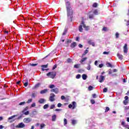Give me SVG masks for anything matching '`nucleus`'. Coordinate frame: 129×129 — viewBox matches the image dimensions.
Returning a JSON list of instances; mask_svg holds the SVG:
<instances>
[{"mask_svg": "<svg viewBox=\"0 0 129 129\" xmlns=\"http://www.w3.org/2000/svg\"><path fill=\"white\" fill-rule=\"evenodd\" d=\"M66 6L68 21L70 22H72V18H73V10H72V8H71V4H70V2H67Z\"/></svg>", "mask_w": 129, "mask_h": 129, "instance_id": "nucleus-1", "label": "nucleus"}, {"mask_svg": "<svg viewBox=\"0 0 129 129\" xmlns=\"http://www.w3.org/2000/svg\"><path fill=\"white\" fill-rule=\"evenodd\" d=\"M46 75L48 77H49V78H52V79H54L56 75H57V73H56V72H50L47 73Z\"/></svg>", "mask_w": 129, "mask_h": 129, "instance_id": "nucleus-2", "label": "nucleus"}, {"mask_svg": "<svg viewBox=\"0 0 129 129\" xmlns=\"http://www.w3.org/2000/svg\"><path fill=\"white\" fill-rule=\"evenodd\" d=\"M18 116V115H14L8 118V121L10 122H13L16 120V119H14L15 117Z\"/></svg>", "mask_w": 129, "mask_h": 129, "instance_id": "nucleus-3", "label": "nucleus"}, {"mask_svg": "<svg viewBox=\"0 0 129 129\" xmlns=\"http://www.w3.org/2000/svg\"><path fill=\"white\" fill-rule=\"evenodd\" d=\"M82 27H83V28L85 27V24H84V22L83 21L82 22L81 25L79 27V31L80 32H82L83 31V28H82Z\"/></svg>", "mask_w": 129, "mask_h": 129, "instance_id": "nucleus-4", "label": "nucleus"}, {"mask_svg": "<svg viewBox=\"0 0 129 129\" xmlns=\"http://www.w3.org/2000/svg\"><path fill=\"white\" fill-rule=\"evenodd\" d=\"M23 121L25 123H29V122H31L32 121V118L30 117L25 118L23 119Z\"/></svg>", "mask_w": 129, "mask_h": 129, "instance_id": "nucleus-5", "label": "nucleus"}, {"mask_svg": "<svg viewBox=\"0 0 129 129\" xmlns=\"http://www.w3.org/2000/svg\"><path fill=\"white\" fill-rule=\"evenodd\" d=\"M121 124L122 125V126H123V127H125V128L129 129V125L126 124V123H125L124 121H122L121 122Z\"/></svg>", "mask_w": 129, "mask_h": 129, "instance_id": "nucleus-6", "label": "nucleus"}, {"mask_svg": "<svg viewBox=\"0 0 129 129\" xmlns=\"http://www.w3.org/2000/svg\"><path fill=\"white\" fill-rule=\"evenodd\" d=\"M25 126H26L25 124H24L23 122H21L16 126V127H18V128H23V127H25Z\"/></svg>", "mask_w": 129, "mask_h": 129, "instance_id": "nucleus-7", "label": "nucleus"}, {"mask_svg": "<svg viewBox=\"0 0 129 129\" xmlns=\"http://www.w3.org/2000/svg\"><path fill=\"white\" fill-rule=\"evenodd\" d=\"M105 79V77L103 76H100L99 79V82H100V83H102V82L104 81Z\"/></svg>", "mask_w": 129, "mask_h": 129, "instance_id": "nucleus-8", "label": "nucleus"}, {"mask_svg": "<svg viewBox=\"0 0 129 129\" xmlns=\"http://www.w3.org/2000/svg\"><path fill=\"white\" fill-rule=\"evenodd\" d=\"M88 44H89V45H92V46H93V47H94L95 46V43L93 42L91 39H89L88 41Z\"/></svg>", "mask_w": 129, "mask_h": 129, "instance_id": "nucleus-9", "label": "nucleus"}, {"mask_svg": "<svg viewBox=\"0 0 129 129\" xmlns=\"http://www.w3.org/2000/svg\"><path fill=\"white\" fill-rule=\"evenodd\" d=\"M128 49H127V45L126 44H124V46L123 47V52L124 53H127V51H128Z\"/></svg>", "mask_w": 129, "mask_h": 129, "instance_id": "nucleus-10", "label": "nucleus"}, {"mask_svg": "<svg viewBox=\"0 0 129 129\" xmlns=\"http://www.w3.org/2000/svg\"><path fill=\"white\" fill-rule=\"evenodd\" d=\"M51 92H54V93L57 94L59 92V90L57 88H55L51 90Z\"/></svg>", "mask_w": 129, "mask_h": 129, "instance_id": "nucleus-11", "label": "nucleus"}, {"mask_svg": "<svg viewBox=\"0 0 129 129\" xmlns=\"http://www.w3.org/2000/svg\"><path fill=\"white\" fill-rule=\"evenodd\" d=\"M56 119H57V115L56 114H54L51 117L52 121H56Z\"/></svg>", "mask_w": 129, "mask_h": 129, "instance_id": "nucleus-12", "label": "nucleus"}, {"mask_svg": "<svg viewBox=\"0 0 129 129\" xmlns=\"http://www.w3.org/2000/svg\"><path fill=\"white\" fill-rule=\"evenodd\" d=\"M40 85H41V84H40V83H38V84H36L35 85V86L32 88V89L33 90H35V89H36V88H38V87H39Z\"/></svg>", "mask_w": 129, "mask_h": 129, "instance_id": "nucleus-13", "label": "nucleus"}, {"mask_svg": "<svg viewBox=\"0 0 129 129\" xmlns=\"http://www.w3.org/2000/svg\"><path fill=\"white\" fill-rule=\"evenodd\" d=\"M47 92H48V89H46L41 90L40 91V94H44L45 93H47Z\"/></svg>", "mask_w": 129, "mask_h": 129, "instance_id": "nucleus-14", "label": "nucleus"}, {"mask_svg": "<svg viewBox=\"0 0 129 129\" xmlns=\"http://www.w3.org/2000/svg\"><path fill=\"white\" fill-rule=\"evenodd\" d=\"M76 46H77V44L76 43V42H73L71 44V48H75V47H76Z\"/></svg>", "mask_w": 129, "mask_h": 129, "instance_id": "nucleus-15", "label": "nucleus"}, {"mask_svg": "<svg viewBox=\"0 0 129 129\" xmlns=\"http://www.w3.org/2000/svg\"><path fill=\"white\" fill-rule=\"evenodd\" d=\"M46 101V100L45 99L41 98L39 100L38 102L42 104L44 103Z\"/></svg>", "mask_w": 129, "mask_h": 129, "instance_id": "nucleus-16", "label": "nucleus"}, {"mask_svg": "<svg viewBox=\"0 0 129 129\" xmlns=\"http://www.w3.org/2000/svg\"><path fill=\"white\" fill-rule=\"evenodd\" d=\"M89 51L87 49H86L84 52V53L82 55V58H83V57H84V56H85V55H86V54H87V53H88Z\"/></svg>", "mask_w": 129, "mask_h": 129, "instance_id": "nucleus-17", "label": "nucleus"}, {"mask_svg": "<svg viewBox=\"0 0 129 129\" xmlns=\"http://www.w3.org/2000/svg\"><path fill=\"white\" fill-rule=\"evenodd\" d=\"M117 56L120 59V60H122V58H123L122 55L119 54V53H117Z\"/></svg>", "mask_w": 129, "mask_h": 129, "instance_id": "nucleus-18", "label": "nucleus"}, {"mask_svg": "<svg viewBox=\"0 0 129 129\" xmlns=\"http://www.w3.org/2000/svg\"><path fill=\"white\" fill-rule=\"evenodd\" d=\"M72 104H73V109H75V108H76V102L75 101L73 102Z\"/></svg>", "mask_w": 129, "mask_h": 129, "instance_id": "nucleus-19", "label": "nucleus"}, {"mask_svg": "<svg viewBox=\"0 0 129 129\" xmlns=\"http://www.w3.org/2000/svg\"><path fill=\"white\" fill-rule=\"evenodd\" d=\"M82 78L84 80H86V79H87V75L83 74L82 75Z\"/></svg>", "mask_w": 129, "mask_h": 129, "instance_id": "nucleus-20", "label": "nucleus"}, {"mask_svg": "<svg viewBox=\"0 0 129 129\" xmlns=\"http://www.w3.org/2000/svg\"><path fill=\"white\" fill-rule=\"evenodd\" d=\"M37 96V92H33L31 95V97H36Z\"/></svg>", "mask_w": 129, "mask_h": 129, "instance_id": "nucleus-21", "label": "nucleus"}, {"mask_svg": "<svg viewBox=\"0 0 129 129\" xmlns=\"http://www.w3.org/2000/svg\"><path fill=\"white\" fill-rule=\"evenodd\" d=\"M86 60H87V57H84L81 60L80 63H82V62H84L85 61H86Z\"/></svg>", "mask_w": 129, "mask_h": 129, "instance_id": "nucleus-22", "label": "nucleus"}, {"mask_svg": "<svg viewBox=\"0 0 129 129\" xmlns=\"http://www.w3.org/2000/svg\"><path fill=\"white\" fill-rule=\"evenodd\" d=\"M89 18H90V19H93V18H94V16L93 15V14H90V13H89Z\"/></svg>", "mask_w": 129, "mask_h": 129, "instance_id": "nucleus-23", "label": "nucleus"}, {"mask_svg": "<svg viewBox=\"0 0 129 129\" xmlns=\"http://www.w3.org/2000/svg\"><path fill=\"white\" fill-rule=\"evenodd\" d=\"M67 122H68L67 119L64 118V119H63V124H64V125H66L67 124Z\"/></svg>", "mask_w": 129, "mask_h": 129, "instance_id": "nucleus-24", "label": "nucleus"}, {"mask_svg": "<svg viewBox=\"0 0 129 129\" xmlns=\"http://www.w3.org/2000/svg\"><path fill=\"white\" fill-rule=\"evenodd\" d=\"M23 114H25V115H29L30 114V112L29 111H25L23 113Z\"/></svg>", "mask_w": 129, "mask_h": 129, "instance_id": "nucleus-25", "label": "nucleus"}, {"mask_svg": "<svg viewBox=\"0 0 129 129\" xmlns=\"http://www.w3.org/2000/svg\"><path fill=\"white\" fill-rule=\"evenodd\" d=\"M49 100L51 101V102H53V101H55V98L52 97H49Z\"/></svg>", "mask_w": 129, "mask_h": 129, "instance_id": "nucleus-26", "label": "nucleus"}, {"mask_svg": "<svg viewBox=\"0 0 129 129\" xmlns=\"http://www.w3.org/2000/svg\"><path fill=\"white\" fill-rule=\"evenodd\" d=\"M79 67H80V64H76L74 65V68H77V69H78Z\"/></svg>", "mask_w": 129, "mask_h": 129, "instance_id": "nucleus-27", "label": "nucleus"}, {"mask_svg": "<svg viewBox=\"0 0 129 129\" xmlns=\"http://www.w3.org/2000/svg\"><path fill=\"white\" fill-rule=\"evenodd\" d=\"M93 14L96 15H98V10H94V12H93Z\"/></svg>", "mask_w": 129, "mask_h": 129, "instance_id": "nucleus-28", "label": "nucleus"}, {"mask_svg": "<svg viewBox=\"0 0 129 129\" xmlns=\"http://www.w3.org/2000/svg\"><path fill=\"white\" fill-rule=\"evenodd\" d=\"M88 89L89 91H91V90H93V87H92L91 86H89Z\"/></svg>", "mask_w": 129, "mask_h": 129, "instance_id": "nucleus-29", "label": "nucleus"}, {"mask_svg": "<svg viewBox=\"0 0 129 129\" xmlns=\"http://www.w3.org/2000/svg\"><path fill=\"white\" fill-rule=\"evenodd\" d=\"M48 107H49V105H48V104H45L43 106L44 109H47V108H48Z\"/></svg>", "mask_w": 129, "mask_h": 129, "instance_id": "nucleus-30", "label": "nucleus"}, {"mask_svg": "<svg viewBox=\"0 0 129 129\" xmlns=\"http://www.w3.org/2000/svg\"><path fill=\"white\" fill-rule=\"evenodd\" d=\"M33 101L32 99H29L26 102V103H31L32 101Z\"/></svg>", "mask_w": 129, "mask_h": 129, "instance_id": "nucleus-31", "label": "nucleus"}, {"mask_svg": "<svg viewBox=\"0 0 129 129\" xmlns=\"http://www.w3.org/2000/svg\"><path fill=\"white\" fill-rule=\"evenodd\" d=\"M106 66L107 67H112V66L109 62L106 63Z\"/></svg>", "mask_w": 129, "mask_h": 129, "instance_id": "nucleus-32", "label": "nucleus"}, {"mask_svg": "<svg viewBox=\"0 0 129 129\" xmlns=\"http://www.w3.org/2000/svg\"><path fill=\"white\" fill-rule=\"evenodd\" d=\"M123 103H124V105H126V104H127V103H128V101H127V100H125L123 101Z\"/></svg>", "mask_w": 129, "mask_h": 129, "instance_id": "nucleus-33", "label": "nucleus"}, {"mask_svg": "<svg viewBox=\"0 0 129 129\" xmlns=\"http://www.w3.org/2000/svg\"><path fill=\"white\" fill-rule=\"evenodd\" d=\"M28 108H29V107H26L22 111V113H23V112H26L27 110H28Z\"/></svg>", "mask_w": 129, "mask_h": 129, "instance_id": "nucleus-34", "label": "nucleus"}, {"mask_svg": "<svg viewBox=\"0 0 129 129\" xmlns=\"http://www.w3.org/2000/svg\"><path fill=\"white\" fill-rule=\"evenodd\" d=\"M103 54L104 55H108V54H109V51H104Z\"/></svg>", "mask_w": 129, "mask_h": 129, "instance_id": "nucleus-35", "label": "nucleus"}, {"mask_svg": "<svg viewBox=\"0 0 129 129\" xmlns=\"http://www.w3.org/2000/svg\"><path fill=\"white\" fill-rule=\"evenodd\" d=\"M46 125L44 123L41 124H40V128L42 129L43 127H44V126H45Z\"/></svg>", "mask_w": 129, "mask_h": 129, "instance_id": "nucleus-36", "label": "nucleus"}, {"mask_svg": "<svg viewBox=\"0 0 129 129\" xmlns=\"http://www.w3.org/2000/svg\"><path fill=\"white\" fill-rule=\"evenodd\" d=\"M41 67L42 68H47L48 67V64H44V65H42Z\"/></svg>", "mask_w": 129, "mask_h": 129, "instance_id": "nucleus-37", "label": "nucleus"}, {"mask_svg": "<svg viewBox=\"0 0 129 129\" xmlns=\"http://www.w3.org/2000/svg\"><path fill=\"white\" fill-rule=\"evenodd\" d=\"M26 102H22L19 103V105H25Z\"/></svg>", "mask_w": 129, "mask_h": 129, "instance_id": "nucleus-38", "label": "nucleus"}, {"mask_svg": "<svg viewBox=\"0 0 129 129\" xmlns=\"http://www.w3.org/2000/svg\"><path fill=\"white\" fill-rule=\"evenodd\" d=\"M54 87H55V85H49V88H50L51 89L54 88Z\"/></svg>", "mask_w": 129, "mask_h": 129, "instance_id": "nucleus-39", "label": "nucleus"}, {"mask_svg": "<svg viewBox=\"0 0 129 129\" xmlns=\"http://www.w3.org/2000/svg\"><path fill=\"white\" fill-rule=\"evenodd\" d=\"M91 68V66L90 64H88V66L86 68L87 70H90Z\"/></svg>", "mask_w": 129, "mask_h": 129, "instance_id": "nucleus-40", "label": "nucleus"}, {"mask_svg": "<svg viewBox=\"0 0 129 129\" xmlns=\"http://www.w3.org/2000/svg\"><path fill=\"white\" fill-rule=\"evenodd\" d=\"M116 38L117 39L119 37V34L118 32L116 33L115 34Z\"/></svg>", "mask_w": 129, "mask_h": 129, "instance_id": "nucleus-41", "label": "nucleus"}, {"mask_svg": "<svg viewBox=\"0 0 129 129\" xmlns=\"http://www.w3.org/2000/svg\"><path fill=\"white\" fill-rule=\"evenodd\" d=\"M84 29H85L86 31H88L89 30V27L88 26H86V25H85V27H84Z\"/></svg>", "mask_w": 129, "mask_h": 129, "instance_id": "nucleus-42", "label": "nucleus"}, {"mask_svg": "<svg viewBox=\"0 0 129 129\" xmlns=\"http://www.w3.org/2000/svg\"><path fill=\"white\" fill-rule=\"evenodd\" d=\"M37 65H38V64H37V63H31L30 64V66H32L33 67H35V66H37Z\"/></svg>", "mask_w": 129, "mask_h": 129, "instance_id": "nucleus-43", "label": "nucleus"}, {"mask_svg": "<svg viewBox=\"0 0 129 129\" xmlns=\"http://www.w3.org/2000/svg\"><path fill=\"white\" fill-rule=\"evenodd\" d=\"M109 110V107H106L105 112H107Z\"/></svg>", "mask_w": 129, "mask_h": 129, "instance_id": "nucleus-44", "label": "nucleus"}, {"mask_svg": "<svg viewBox=\"0 0 129 129\" xmlns=\"http://www.w3.org/2000/svg\"><path fill=\"white\" fill-rule=\"evenodd\" d=\"M55 108V105L54 104L51 105L50 107V109H53V108Z\"/></svg>", "mask_w": 129, "mask_h": 129, "instance_id": "nucleus-45", "label": "nucleus"}, {"mask_svg": "<svg viewBox=\"0 0 129 129\" xmlns=\"http://www.w3.org/2000/svg\"><path fill=\"white\" fill-rule=\"evenodd\" d=\"M93 8H96L97 7V3H94V4L93 5Z\"/></svg>", "mask_w": 129, "mask_h": 129, "instance_id": "nucleus-46", "label": "nucleus"}, {"mask_svg": "<svg viewBox=\"0 0 129 129\" xmlns=\"http://www.w3.org/2000/svg\"><path fill=\"white\" fill-rule=\"evenodd\" d=\"M50 95V97H53V98L55 97V94L54 93H51Z\"/></svg>", "mask_w": 129, "mask_h": 129, "instance_id": "nucleus-47", "label": "nucleus"}, {"mask_svg": "<svg viewBox=\"0 0 129 129\" xmlns=\"http://www.w3.org/2000/svg\"><path fill=\"white\" fill-rule=\"evenodd\" d=\"M81 77V76L79 74L77 75L76 76L77 79H79V78H80Z\"/></svg>", "mask_w": 129, "mask_h": 129, "instance_id": "nucleus-48", "label": "nucleus"}, {"mask_svg": "<svg viewBox=\"0 0 129 129\" xmlns=\"http://www.w3.org/2000/svg\"><path fill=\"white\" fill-rule=\"evenodd\" d=\"M24 86L25 87H27V86H28V84H29V83H28V82H26L24 83Z\"/></svg>", "mask_w": 129, "mask_h": 129, "instance_id": "nucleus-49", "label": "nucleus"}, {"mask_svg": "<svg viewBox=\"0 0 129 129\" xmlns=\"http://www.w3.org/2000/svg\"><path fill=\"white\" fill-rule=\"evenodd\" d=\"M68 63H71V62H72V60L70 58H68L67 60Z\"/></svg>", "mask_w": 129, "mask_h": 129, "instance_id": "nucleus-50", "label": "nucleus"}, {"mask_svg": "<svg viewBox=\"0 0 129 129\" xmlns=\"http://www.w3.org/2000/svg\"><path fill=\"white\" fill-rule=\"evenodd\" d=\"M36 106V103H33L31 104V107H35Z\"/></svg>", "mask_w": 129, "mask_h": 129, "instance_id": "nucleus-51", "label": "nucleus"}, {"mask_svg": "<svg viewBox=\"0 0 129 129\" xmlns=\"http://www.w3.org/2000/svg\"><path fill=\"white\" fill-rule=\"evenodd\" d=\"M62 106V104L59 103L57 104V107H61Z\"/></svg>", "mask_w": 129, "mask_h": 129, "instance_id": "nucleus-52", "label": "nucleus"}, {"mask_svg": "<svg viewBox=\"0 0 129 129\" xmlns=\"http://www.w3.org/2000/svg\"><path fill=\"white\" fill-rule=\"evenodd\" d=\"M76 123V120H72V124H75Z\"/></svg>", "mask_w": 129, "mask_h": 129, "instance_id": "nucleus-53", "label": "nucleus"}, {"mask_svg": "<svg viewBox=\"0 0 129 129\" xmlns=\"http://www.w3.org/2000/svg\"><path fill=\"white\" fill-rule=\"evenodd\" d=\"M91 102L92 104H94V103H95V101H94V100H91Z\"/></svg>", "mask_w": 129, "mask_h": 129, "instance_id": "nucleus-54", "label": "nucleus"}, {"mask_svg": "<svg viewBox=\"0 0 129 129\" xmlns=\"http://www.w3.org/2000/svg\"><path fill=\"white\" fill-rule=\"evenodd\" d=\"M103 92H107V88H104Z\"/></svg>", "mask_w": 129, "mask_h": 129, "instance_id": "nucleus-55", "label": "nucleus"}, {"mask_svg": "<svg viewBox=\"0 0 129 129\" xmlns=\"http://www.w3.org/2000/svg\"><path fill=\"white\" fill-rule=\"evenodd\" d=\"M103 31H104L105 32H106V31H107V28L106 27H104L103 28Z\"/></svg>", "mask_w": 129, "mask_h": 129, "instance_id": "nucleus-56", "label": "nucleus"}, {"mask_svg": "<svg viewBox=\"0 0 129 129\" xmlns=\"http://www.w3.org/2000/svg\"><path fill=\"white\" fill-rule=\"evenodd\" d=\"M103 67V64L102 63H101L99 65V68H102Z\"/></svg>", "mask_w": 129, "mask_h": 129, "instance_id": "nucleus-57", "label": "nucleus"}, {"mask_svg": "<svg viewBox=\"0 0 129 129\" xmlns=\"http://www.w3.org/2000/svg\"><path fill=\"white\" fill-rule=\"evenodd\" d=\"M128 109H129V106L124 107V110H127Z\"/></svg>", "mask_w": 129, "mask_h": 129, "instance_id": "nucleus-58", "label": "nucleus"}, {"mask_svg": "<svg viewBox=\"0 0 129 129\" xmlns=\"http://www.w3.org/2000/svg\"><path fill=\"white\" fill-rule=\"evenodd\" d=\"M61 110H62V109H55V111H61Z\"/></svg>", "mask_w": 129, "mask_h": 129, "instance_id": "nucleus-59", "label": "nucleus"}, {"mask_svg": "<svg viewBox=\"0 0 129 129\" xmlns=\"http://www.w3.org/2000/svg\"><path fill=\"white\" fill-rule=\"evenodd\" d=\"M69 108H72V107L73 108V105L71 104L69 105Z\"/></svg>", "mask_w": 129, "mask_h": 129, "instance_id": "nucleus-60", "label": "nucleus"}, {"mask_svg": "<svg viewBox=\"0 0 129 129\" xmlns=\"http://www.w3.org/2000/svg\"><path fill=\"white\" fill-rule=\"evenodd\" d=\"M61 99L62 100H64V99H65V96H61Z\"/></svg>", "mask_w": 129, "mask_h": 129, "instance_id": "nucleus-61", "label": "nucleus"}, {"mask_svg": "<svg viewBox=\"0 0 129 129\" xmlns=\"http://www.w3.org/2000/svg\"><path fill=\"white\" fill-rule=\"evenodd\" d=\"M92 96L93 98H96V94H94L92 95Z\"/></svg>", "mask_w": 129, "mask_h": 129, "instance_id": "nucleus-62", "label": "nucleus"}, {"mask_svg": "<svg viewBox=\"0 0 129 129\" xmlns=\"http://www.w3.org/2000/svg\"><path fill=\"white\" fill-rule=\"evenodd\" d=\"M80 40V38H79V37H76V41H78V42H79Z\"/></svg>", "mask_w": 129, "mask_h": 129, "instance_id": "nucleus-63", "label": "nucleus"}, {"mask_svg": "<svg viewBox=\"0 0 129 129\" xmlns=\"http://www.w3.org/2000/svg\"><path fill=\"white\" fill-rule=\"evenodd\" d=\"M67 43H71V40L70 39H67Z\"/></svg>", "mask_w": 129, "mask_h": 129, "instance_id": "nucleus-64", "label": "nucleus"}]
</instances>
